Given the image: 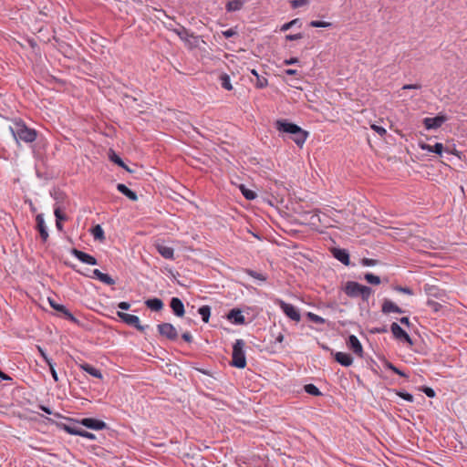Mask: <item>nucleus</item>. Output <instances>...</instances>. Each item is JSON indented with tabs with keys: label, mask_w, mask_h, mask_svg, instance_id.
<instances>
[{
	"label": "nucleus",
	"mask_w": 467,
	"mask_h": 467,
	"mask_svg": "<svg viewBox=\"0 0 467 467\" xmlns=\"http://www.w3.org/2000/svg\"><path fill=\"white\" fill-rule=\"evenodd\" d=\"M275 125L278 131L290 134L291 139L299 147L303 146L308 136L307 131L301 129L298 125L289 122L287 119H277Z\"/></svg>",
	"instance_id": "1"
},
{
	"label": "nucleus",
	"mask_w": 467,
	"mask_h": 467,
	"mask_svg": "<svg viewBox=\"0 0 467 467\" xmlns=\"http://www.w3.org/2000/svg\"><path fill=\"white\" fill-rule=\"evenodd\" d=\"M10 131L16 142L24 141L26 143L33 142L36 139V131L28 128L22 121H16L9 127Z\"/></svg>",
	"instance_id": "2"
},
{
	"label": "nucleus",
	"mask_w": 467,
	"mask_h": 467,
	"mask_svg": "<svg viewBox=\"0 0 467 467\" xmlns=\"http://www.w3.org/2000/svg\"><path fill=\"white\" fill-rule=\"evenodd\" d=\"M344 292L350 297H358L360 296L363 301H368L372 294V289L358 282L348 281L346 283Z\"/></svg>",
	"instance_id": "3"
},
{
	"label": "nucleus",
	"mask_w": 467,
	"mask_h": 467,
	"mask_svg": "<svg viewBox=\"0 0 467 467\" xmlns=\"http://www.w3.org/2000/svg\"><path fill=\"white\" fill-rule=\"evenodd\" d=\"M245 343L243 339H236L233 346L231 365L238 368L246 367V358L244 351Z\"/></svg>",
	"instance_id": "4"
},
{
	"label": "nucleus",
	"mask_w": 467,
	"mask_h": 467,
	"mask_svg": "<svg viewBox=\"0 0 467 467\" xmlns=\"http://www.w3.org/2000/svg\"><path fill=\"white\" fill-rule=\"evenodd\" d=\"M173 31L182 40L189 45L190 48L198 47V37L195 36L192 33H189V31L184 26H180L178 28L173 29Z\"/></svg>",
	"instance_id": "5"
},
{
	"label": "nucleus",
	"mask_w": 467,
	"mask_h": 467,
	"mask_svg": "<svg viewBox=\"0 0 467 467\" xmlns=\"http://www.w3.org/2000/svg\"><path fill=\"white\" fill-rule=\"evenodd\" d=\"M276 304L280 306L283 312L292 320L300 321L301 316L299 311L291 304L285 303L282 299H276Z\"/></svg>",
	"instance_id": "6"
},
{
	"label": "nucleus",
	"mask_w": 467,
	"mask_h": 467,
	"mask_svg": "<svg viewBox=\"0 0 467 467\" xmlns=\"http://www.w3.org/2000/svg\"><path fill=\"white\" fill-rule=\"evenodd\" d=\"M390 330L394 337L400 341L408 343L410 346L413 345L412 339L410 335L396 322L390 325Z\"/></svg>",
	"instance_id": "7"
},
{
	"label": "nucleus",
	"mask_w": 467,
	"mask_h": 467,
	"mask_svg": "<svg viewBox=\"0 0 467 467\" xmlns=\"http://www.w3.org/2000/svg\"><path fill=\"white\" fill-rule=\"evenodd\" d=\"M158 331L162 337H165L170 340H176L178 338V332L171 323L159 324Z\"/></svg>",
	"instance_id": "8"
},
{
	"label": "nucleus",
	"mask_w": 467,
	"mask_h": 467,
	"mask_svg": "<svg viewBox=\"0 0 467 467\" xmlns=\"http://www.w3.org/2000/svg\"><path fill=\"white\" fill-rule=\"evenodd\" d=\"M447 120V117L445 115H437L434 118H425L423 119V124L427 130H435L440 127Z\"/></svg>",
	"instance_id": "9"
},
{
	"label": "nucleus",
	"mask_w": 467,
	"mask_h": 467,
	"mask_svg": "<svg viewBox=\"0 0 467 467\" xmlns=\"http://www.w3.org/2000/svg\"><path fill=\"white\" fill-rule=\"evenodd\" d=\"M119 317L128 325L135 327L140 331L144 330V326L140 325V318L137 316L127 314L124 312H118Z\"/></svg>",
	"instance_id": "10"
},
{
	"label": "nucleus",
	"mask_w": 467,
	"mask_h": 467,
	"mask_svg": "<svg viewBox=\"0 0 467 467\" xmlns=\"http://www.w3.org/2000/svg\"><path fill=\"white\" fill-rule=\"evenodd\" d=\"M79 423L86 428L95 431H100L107 428V424L103 420L93 418H84L79 421Z\"/></svg>",
	"instance_id": "11"
},
{
	"label": "nucleus",
	"mask_w": 467,
	"mask_h": 467,
	"mask_svg": "<svg viewBox=\"0 0 467 467\" xmlns=\"http://www.w3.org/2000/svg\"><path fill=\"white\" fill-rule=\"evenodd\" d=\"M71 254L76 258H78L79 261H81L82 263L91 265H96L98 264V261L94 256H92L85 252H82L80 250H78L76 248H73L71 250Z\"/></svg>",
	"instance_id": "12"
},
{
	"label": "nucleus",
	"mask_w": 467,
	"mask_h": 467,
	"mask_svg": "<svg viewBox=\"0 0 467 467\" xmlns=\"http://www.w3.org/2000/svg\"><path fill=\"white\" fill-rule=\"evenodd\" d=\"M347 345L348 348H350L356 355L359 358L363 357V348L358 340V338L355 335H350L347 341Z\"/></svg>",
	"instance_id": "13"
},
{
	"label": "nucleus",
	"mask_w": 467,
	"mask_h": 467,
	"mask_svg": "<svg viewBox=\"0 0 467 467\" xmlns=\"http://www.w3.org/2000/svg\"><path fill=\"white\" fill-rule=\"evenodd\" d=\"M153 246L156 248L158 253L165 259H172L173 258V254H174L173 248L167 246L164 242L157 241L154 243Z\"/></svg>",
	"instance_id": "14"
},
{
	"label": "nucleus",
	"mask_w": 467,
	"mask_h": 467,
	"mask_svg": "<svg viewBox=\"0 0 467 467\" xmlns=\"http://www.w3.org/2000/svg\"><path fill=\"white\" fill-rule=\"evenodd\" d=\"M227 319L234 325L245 324V318L239 308H233L226 316Z\"/></svg>",
	"instance_id": "15"
},
{
	"label": "nucleus",
	"mask_w": 467,
	"mask_h": 467,
	"mask_svg": "<svg viewBox=\"0 0 467 467\" xmlns=\"http://www.w3.org/2000/svg\"><path fill=\"white\" fill-rule=\"evenodd\" d=\"M36 229L38 230L40 234V237L43 242H46L48 238V232L45 223L44 216L42 213H39L36 217Z\"/></svg>",
	"instance_id": "16"
},
{
	"label": "nucleus",
	"mask_w": 467,
	"mask_h": 467,
	"mask_svg": "<svg viewBox=\"0 0 467 467\" xmlns=\"http://www.w3.org/2000/svg\"><path fill=\"white\" fill-rule=\"evenodd\" d=\"M87 275L90 278L98 279L100 282L109 285H112L115 284V280L111 276H109L108 274L100 272L99 269H94L92 271V275Z\"/></svg>",
	"instance_id": "17"
},
{
	"label": "nucleus",
	"mask_w": 467,
	"mask_h": 467,
	"mask_svg": "<svg viewBox=\"0 0 467 467\" xmlns=\"http://www.w3.org/2000/svg\"><path fill=\"white\" fill-rule=\"evenodd\" d=\"M333 256L345 265H349L350 259H349V254L346 249L341 248H334L332 250Z\"/></svg>",
	"instance_id": "18"
},
{
	"label": "nucleus",
	"mask_w": 467,
	"mask_h": 467,
	"mask_svg": "<svg viewBox=\"0 0 467 467\" xmlns=\"http://www.w3.org/2000/svg\"><path fill=\"white\" fill-rule=\"evenodd\" d=\"M170 306L173 313L177 317H182L185 313L184 305L182 301L178 297H172L170 303Z\"/></svg>",
	"instance_id": "19"
},
{
	"label": "nucleus",
	"mask_w": 467,
	"mask_h": 467,
	"mask_svg": "<svg viewBox=\"0 0 467 467\" xmlns=\"http://www.w3.org/2000/svg\"><path fill=\"white\" fill-rule=\"evenodd\" d=\"M335 360L344 367H349L353 363V358L350 354L345 352H336L334 354Z\"/></svg>",
	"instance_id": "20"
},
{
	"label": "nucleus",
	"mask_w": 467,
	"mask_h": 467,
	"mask_svg": "<svg viewBox=\"0 0 467 467\" xmlns=\"http://www.w3.org/2000/svg\"><path fill=\"white\" fill-rule=\"evenodd\" d=\"M381 311L384 314H389L391 312L401 314L404 312V310H402L400 306H398L396 304H394L392 301H390L389 299L384 300V302L382 304Z\"/></svg>",
	"instance_id": "21"
},
{
	"label": "nucleus",
	"mask_w": 467,
	"mask_h": 467,
	"mask_svg": "<svg viewBox=\"0 0 467 467\" xmlns=\"http://www.w3.org/2000/svg\"><path fill=\"white\" fill-rule=\"evenodd\" d=\"M419 146L423 150H428L430 152H434V153L439 154V155H441L442 153V150H443V145H442V143H440V142L435 143L433 146L429 145V144L424 143V142H420Z\"/></svg>",
	"instance_id": "22"
},
{
	"label": "nucleus",
	"mask_w": 467,
	"mask_h": 467,
	"mask_svg": "<svg viewBox=\"0 0 467 467\" xmlns=\"http://www.w3.org/2000/svg\"><path fill=\"white\" fill-rule=\"evenodd\" d=\"M117 189L119 192H121L122 194L127 196L130 200H131V201L138 200V196H137L136 192L131 191L130 189H129L125 184L119 183L117 185Z\"/></svg>",
	"instance_id": "23"
},
{
	"label": "nucleus",
	"mask_w": 467,
	"mask_h": 467,
	"mask_svg": "<svg viewBox=\"0 0 467 467\" xmlns=\"http://www.w3.org/2000/svg\"><path fill=\"white\" fill-rule=\"evenodd\" d=\"M79 367L81 369H83L89 375H91L97 379H102V374H101L100 370L94 368L93 366H91L88 363H84V364H81Z\"/></svg>",
	"instance_id": "24"
},
{
	"label": "nucleus",
	"mask_w": 467,
	"mask_h": 467,
	"mask_svg": "<svg viewBox=\"0 0 467 467\" xmlns=\"http://www.w3.org/2000/svg\"><path fill=\"white\" fill-rule=\"evenodd\" d=\"M109 159L114 162L115 164L119 165V167H122L123 169H125L126 171H131L127 166L126 164L123 162L122 159L113 150H109Z\"/></svg>",
	"instance_id": "25"
},
{
	"label": "nucleus",
	"mask_w": 467,
	"mask_h": 467,
	"mask_svg": "<svg viewBox=\"0 0 467 467\" xmlns=\"http://www.w3.org/2000/svg\"><path fill=\"white\" fill-rule=\"evenodd\" d=\"M148 308L151 311H160L163 308V302L157 297L148 299Z\"/></svg>",
	"instance_id": "26"
},
{
	"label": "nucleus",
	"mask_w": 467,
	"mask_h": 467,
	"mask_svg": "<svg viewBox=\"0 0 467 467\" xmlns=\"http://www.w3.org/2000/svg\"><path fill=\"white\" fill-rule=\"evenodd\" d=\"M251 74L254 75L256 78V83H255V87L256 88H265L268 85L267 78H265V77L260 76L259 73L257 72V70L252 69L251 70Z\"/></svg>",
	"instance_id": "27"
},
{
	"label": "nucleus",
	"mask_w": 467,
	"mask_h": 467,
	"mask_svg": "<svg viewBox=\"0 0 467 467\" xmlns=\"http://www.w3.org/2000/svg\"><path fill=\"white\" fill-rule=\"evenodd\" d=\"M64 206L62 204L60 205L58 203V205H54V214L56 216V221L63 222L67 220V217L64 213Z\"/></svg>",
	"instance_id": "28"
},
{
	"label": "nucleus",
	"mask_w": 467,
	"mask_h": 467,
	"mask_svg": "<svg viewBox=\"0 0 467 467\" xmlns=\"http://www.w3.org/2000/svg\"><path fill=\"white\" fill-rule=\"evenodd\" d=\"M244 1L242 0H231L226 4V10L228 12L238 11L242 9Z\"/></svg>",
	"instance_id": "29"
},
{
	"label": "nucleus",
	"mask_w": 467,
	"mask_h": 467,
	"mask_svg": "<svg viewBox=\"0 0 467 467\" xmlns=\"http://www.w3.org/2000/svg\"><path fill=\"white\" fill-rule=\"evenodd\" d=\"M198 313L201 315L202 319L204 323L209 322V318L211 316V307L209 306H202L198 309Z\"/></svg>",
	"instance_id": "30"
},
{
	"label": "nucleus",
	"mask_w": 467,
	"mask_h": 467,
	"mask_svg": "<svg viewBox=\"0 0 467 467\" xmlns=\"http://www.w3.org/2000/svg\"><path fill=\"white\" fill-rule=\"evenodd\" d=\"M61 429H63L66 432L72 435H79L81 429L77 427L76 425H67V424H59Z\"/></svg>",
	"instance_id": "31"
},
{
	"label": "nucleus",
	"mask_w": 467,
	"mask_h": 467,
	"mask_svg": "<svg viewBox=\"0 0 467 467\" xmlns=\"http://www.w3.org/2000/svg\"><path fill=\"white\" fill-rule=\"evenodd\" d=\"M240 190L246 200L252 201L257 196L254 191L247 189L244 184L240 185Z\"/></svg>",
	"instance_id": "32"
},
{
	"label": "nucleus",
	"mask_w": 467,
	"mask_h": 467,
	"mask_svg": "<svg viewBox=\"0 0 467 467\" xmlns=\"http://www.w3.org/2000/svg\"><path fill=\"white\" fill-rule=\"evenodd\" d=\"M384 367L388 369L392 370L395 374H398L400 377L408 378V375L404 371L400 370V368L395 367L391 362H389L388 360L384 361Z\"/></svg>",
	"instance_id": "33"
},
{
	"label": "nucleus",
	"mask_w": 467,
	"mask_h": 467,
	"mask_svg": "<svg viewBox=\"0 0 467 467\" xmlns=\"http://www.w3.org/2000/svg\"><path fill=\"white\" fill-rule=\"evenodd\" d=\"M305 391L312 396H320L322 393L319 389L314 384H306L304 387Z\"/></svg>",
	"instance_id": "34"
},
{
	"label": "nucleus",
	"mask_w": 467,
	"mask_h": 467,
	"mask_svg": "<svg viewBox=\"0 0 467 467\" xmlns=\"http://www.w3.org/2000/svg\"><path fill=\"white\" fill-rule=\"evenodd\" d=\"M220 80H221V85L223 88H225L226 90L233 89V86L231 84V79H230L229 75L222 74L220 77Z\"/></svg>",
	"instance_id": "35"
},
{
	"label": "nucleus",
	"mask_w": 467,
	"mask_h": 467,
	"mask_svg": "<svg viewBox=\"0 0 467 467\" xmlns=\"http://www.w3.org/2000/svg\"><path fill=\"white\" fill-rule=\"evenodd\" d=\"M91 232L96 240H103L104 239V231L99 224L94 226L92 228Z\"/></svg>",
	"instance_id": "36"
},
{
	"label": "nucleus",
	"mask_w": 467,
	"mask_h": 467,
	"mask_svg": "<svg viewBox=\"0 0 467 467\" xmlns=\"http://www.w3.org/2000/svg\"><path fill=\"white\" fill-rule=\"evenodd\" d=\"M54 198L56 201L54 205H58L59 203L60 205L62 204L64 206V210L67 209V202L66 201V197L62 192H56Z\"/></svg>",
	"instance_id": "37"
},
{
	"label": "nucleus",
	"mask_w": 467,
	"mask_h": 467,
	"mask_svg": "<svg viewBox=\"0 0 467 467\" xmlns=\"http://www.w3.org/2000/svg\"><path fill=\"white\" fill-rule=\"evenodd\" d=\"M365 280L372 285H379L380 284V278L378 275H375L371 273H367L364 276Z\"/></svg>",
	"instance_id": "38"
},
{
	"label": "nucleus",
	"mask_w": 467,
	"mask_h": 467,
	"mask_svg": "<svg viewBox=\"0 0 467 467\" xmlns=\"http://www.w3.org/2000/svg\"><path fill=\"white\" fill-rule=\"evenodd\" d=\"M245 273L247 275H249L250 276H252L253 278L258 279L260 281H266V279H267L266 275H265L261 273H258L256 271H254L252 269H245Z\"/></svg>",
	"instance_id": "39"
},
{
	"label": "nucleus",
	"mask_w": 467,
	"mask_h": 467,
	"mask_svg": "<svg viewBox=\"0 0 467 467\" xmlns=\"http://www.w3.org/2000/svg\"><path fill=\"white\" fill-rule=\"evenodd\" d=\"M245 273L247 275H249L250 276H252L253 278L258 279L260 281H266V279H267L266 275H265L261 273H258L256 271H254L252 269H245Z\"/></svg>",
	"instance_id": "40"
},
{
	"label": "nucleus",
	"mask_w": 467,
	"mask_h": 467,
	"mask_svg": "<svg viewBox=\"0 0 467 467\" xmlns=\"http://www.w3.org/2000/svg\"><path fill=\"white\" fill-rule=\"evenodd\" d=\"M245 273L247 275H249L250 276H252L253 278L258 279L260 281H266V279H267L266 275H265L261 273H258L256 271H254L252 269H245Z\"/></svg>",
	"instance_id": "41"
},
{
	"label": "nucleus",
	"mask_w": 467,
	"mask_h": 467,
	"mask_svg": "<svg viewBox=\"0 0 467 467\" xmlns=\"http://www.w3.org/2000/svg\"><path fill=\"white\" fill-rule=\"evenodd\" d=\"M306 316H307V318L310 321H312V322H314L316 324L323 325V324L326 323V320L323 317H319V316H317V315H316V314H314L312 312H308Z\"/></svg>",
	"instance_id": "42"
},
{
	"label": "nucleus",
	"mask_w": 467,
	"mask_h": 467,
	"mask_svg": "<svg viewBox=\"0 0 467 467\" xmlns=\"http://www.w3.org/2000/svg\"><path fill=\"white\" fill-rule=\"evenodd\" d=\"M296 25H299V26L301 25L299 18H295V19L291 20L290 22L284 24L281 26L280 30L285 32V31H287L288 29H290L291 27H293V26H295Z\"/></svg>",
	"instance_id": "43"
},
{
	"label": "nucleus",
	"mask_w": 467,
	"mask_h": 467,
	"mask_svg": "<svg viewBox=\"0 0 467 467\" xmlns=\"http://www.w3.org/2000/svg\"><path fill=\"white\" fill-rule=\"evenodd\" d=\"M309 26L312 27H330L332 24L330 22L313 20Z\"/></svg>",
	"instance_id": "44"
},
{
	"label": "nucleus",
	"mask_w": 467,
	"mask_h": 467,
	"mask_svg": "<svg viewBox=\"0 0 467 467\" xmlns=\"http://www.w3.org/2000/svg\"><path fill=\"white\" fill-rule=\"evenodd\" d=\"M396 394L400 397L401 399L412 402L413 401V396L410 393L402 391V390H396Z\"/></svg>",
	"instance_id": "45"
},
{
	"label": "nucleus",
	"mask_w": 467,
	"mask_h": 467,
	"mask_svg": "<svg viewBox=\"0 0 467 467\" xmlns=\"http://www.w3.org/2000/svg\"><path fill=\"white\" fill-rule=\"evenodd\" d=\"M396 291L400 292V293H403V294H407V295H410V296H412L413 295V291L412 289H410V287L408 286H400V285H397L395 286L394 288Z\"/></svg>",
	"instance_id": "46"
},
{
	"label": "nucleus",
	"mask_w": 467,
	"mask_h": 467,
	"mask_svg": "<svg viewBox=\"0 0 467 467\" xmlns=\"http://www.w3.org/2000/svg\"><path fill=\"white\" fill-rule=\"evenodd\" d=\"M427 305L434 311V312H438L441 307V305L434 300H431L429 299L427 301Z\"/></svg>",
	"instance_id": "47"
},
{
	"label": "nucleus",
	"mask_w": 467,
	"mask_h": 467,
	"mask_svg": "<svg viewBox=\"0 0 467 467\" xmlns=\"http://www.w3.org/2000/svg\"><path fill=\"white\" fill-rule=\"evenodd\" d=\"M50 306L57 311L63 313L66 311V306L54 302L52 299H48Z\"/></svg>",
	"instance_id": "48"
},
{
	"label": "nucleus",
	"mask_w": 467,
	"mask_h": 467,
	"mask_svg": "<svg viewBox=\"0 0 467 467\" xmlns=\"http://www.w3.org/2000/svg\"><path fill=\"white\" fill-rule=\"evenodd\" d=\"M290 4L293 8H297L303 5H306L308 4V0H291Z\"/></svg>",
	"instance_id": "49"
},
{
	"label": "nucleus",
	"mask_w": 467,
	"mask_h": 467,
	"mask_svg": "<svg viewBox=\"0 0 467 467\" xmlns=\"http://www.w3.org/2000/svg\"><path fill=\"white\" fill-rule=\"evenodd\" d=\"M371 129L374 131H376L379 135H380L381 137H383L387 133V130L381 126L373 124V125H371Z\"/></svg>",
	"instance_id": "50"
},
{
	"label": "nucleus",
	"mask_w": 467,
	"mask_h": 467,
	"mask_svg": "<svg viewBox=\"0 0 467 467\" xmlns=\"http://www.w3.org/2000/svg\"><path fill=\"white\" fill-rule=\"evenodd\" d=\"M421 390L429 397V398H434L435 397V391L432 388L424 386L421 388Z\"/></svg>",
	"instance_id": "51"
},
{
	"label": "nucleus",
	"mask_w": 467,
	"mask_h": 467,
	"mask_svg": "<svg viewBox=\"0 0 467 467\" xmlns=\"http://www.w3.org/2000/svg\"><path fill=\"white\" fill-rule=\"evenodd\" d=\"M377 263H378L377 260L370 259V258H363L361 261V264L365 266H373V265H376Z\"/></svg>",
	"instance_id": "52"
},
{
	"label": "nucleus",
	"mask_w": 467,
	"mask_h": 467,
	"mask_svg": "<svg viewBox=\"0 0 467 467\" xmlns=\"http://www.w3.org/2000/svg\"><path fill=\"white\" fill-rule=\"evenodd\" d=\"M47 365L49 367L52 378L54 379V380L56 382H57L58 381V376H57V371L55 369V364L51 361L50 364H47Z\"/></svg>",
	"instance_id": "53"
},
{
	"label": "nucleus",
	"mask_w": 467,
	"mask_h": 467,
	"mask_svg": "<svg viewBox=\"0 0 467 467\" xmlns=\"http://www.w3.org/2000/svg\"><path fill=\"white\" fill-rule=\"evenodd\" d=\"M302 37H303L302 33H297V34H295V35H286L285 36V40L286 41H294V40L301 39Z\"/></svg>",
	"instance_id": "54"
},
{
	"label": "nucleus",
	"mask_w": 467,
	"mask_h": 467,
	"mask_svg": "<svg viewBox=\"0 0 467 467\" xmlns=\"http://www.w3.org/2000/svg\"><path fill=\"white\" fill-rule=\"evenodd\" d=\"M36 348H37L38 352L40 353V355L42 356V358L46 361V363L47 364H50V362L52 360L47 357V355L46 354L45 350L40 346H37Z\"/></svg>",
	"instance_id": "55"
},
{
	"label": "nucleus",
	"mask_w": 467,
	"mask_h": 467,
	"mask_svg": "<svg viewBox=\"0 0 467 467\" xmlns=\"http://www.w3.org/2000/svg\"><path fill=\"white\" fill-rule=\"evenodd\" d=\"M78 436H81V437H84V438H87V439H89V440H94L95 439V435L91 432H88L87 431H84L81 429L80 431V433Z\"/></svg>",
	"instance_id": "56"
},
{
	"label": "nucleus",
	"mask_w": 467,
	"mask_h": 467,
	"mask_svg": "<svg viewBox=\"0 0 467 467\" xmlns=\"http://www.w3.org/2000/svg\"><path fill=\"white\" fill-rule=\"evenodd\" d=\"M222 34L224 37L229 38V37H232V36L237 35V32L235 30H234L233 28H230L228 30L223 31Z\"/></svg>",
	"instance_id": "57"
},
{
	"label": "nucleus",
	"mask_w": 467,
	"mask_h": 467,
	"mask_svg": "<svg viewBox=\"0 0 467 467\" xmlns=\"http://www.w3.org/2000/svg\"><path fill=\"white\" fill-rule=\"evenodd\" d=\"M62 314H63V315L66 317V318H67L68 320H70V321H72V322H74V323H77V322H78L77 318H76V317H74V316H73V315H72V314H71V313H70L67 308H66V311H64Z\"/></svg>",
	"instance_id": "58"
},
{
	"label": "nucleus",
	"mask_w": 467,
	"mask_h": 467,
	"mask_svg": "<svg viewBox=\"0 0 467 467\" xmlns=\"http://www.w3.org/2000/svg\"><path fill=\"white\" fill-rule=\"evenodd\" d=\"M420 84H406L402 87V89H420Z\"/></svg>",
	"instance_id": "59"
},
{
	"label": "nucleus",
	"mask_w": 467,
	"mask_h": 467,
	"mask_svg": "<svg viewBox=\"0 0 467 467\" xmlns=\"http://www.w3.org/2000/svg\"><path fill=\"white\" fill-rule=\"evenodd\" d=\"M435 290H436V287L434 285H427V286H425V292L428 295L436 296L437 295H436V293H434Z\"/></svg>",
	"instance_id": "60"
},
{
	"label": "nucleus",
	"mask_w": 467,
	"mask_h": 467,
	"mask_svg": "<svg viewBox=\"0 0 467 467\" xmlns=\"http://www.w3.org/2000/svg\"><path fill=\"white\" fill-rule=\"evenodd\" d=\"M298 62H299V60H298L297 57H291L289 59H285L284 61V64L285 65H293V64H296V63H298Z\"/></svg>",
	"instance_id": "61"
},
{
	"label": "nucleus",
	"mask_w": 467,
	"mask_h": 467,
	"mask_svg": "<svg viewBox=\"0 0 467 467\" xmlns=\"http://www.w3.org/2000/svg\"><path fill=\"white\" fill-rule=\"evenodd\" d=\"M182 337L183 340H185L186 342H192V337L191 336V334L189 332H185L182 335Z\"/></svg>",
	"instance_id": "62"
},
{
	"label": "nucleus",
	"mask_w": 467,
	"mask_h": 467,
	"mask_svg": "<svg viewBox=\"0 0 467 467\" xmlns=\"http://www.w3.org/2000/svg\"><path fill=\"white\" fill-rule=\"evenodd\" d=\"M130 305L128 302H120L118 305V307L122 310H128V309H130Z\"/></svg>",
	"instance_id": "63"
},
{
	"label": "nucleus",
	"mask_w": 467,
	"mask_h": 467,
	"mask_svg": "<svg viewBox=\"0 0 467 467\" xmlns=\"http://www.w3.org/2000/svg\"><path fill=\"white\" fill-rule=\"evenodd\" d=\"M400 322L402 325H405V326H407V327H410V319H409V317H401V318L400 319Z\"/></svg>",
	"instance_id": "64"
}]
</instances>
